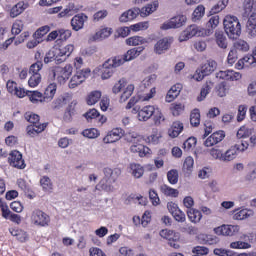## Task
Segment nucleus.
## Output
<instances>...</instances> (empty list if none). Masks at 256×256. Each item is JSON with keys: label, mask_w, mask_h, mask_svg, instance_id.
I'll return each mask as SVG.
<instances>
[{"label": "nucleus", "mask_w": 256, "mask_h": 256, "mask_svg": "<svg viewBox=\"0 0 256 256\" xmlns=\"http://www.w3.org/2000/svg\"><path fill=\"white\" fill-rule=\"evenodd\" d=\"M103 173L104 178L100 180L95 189L96 191H106L107 193H111L114 189L113 183H115L121 175V169L104 168Z\"/></svg>", "instance_id": "1"}, {"label": "nucleus", "mask_w": 256, "mask_h": 256, "mask_svg": "<svg viewBox=\"0 0 256 256\" xmlns=\"http://www.w3.org/2000/svg\"><path fill=\"white\" fill-rule=\"evenodd\" d=\"M224 31L229 39H239L241 37V22L237 16L227 15L223 21Z\"/></svg>", "instance_id": "2"}, {"label": "nucleus", "mask_w": 256, "mask_h": 256, "mask_svg": "<svg viewBox=\"0 0 256 256\" xmlns=\"http://www.w3.org/2000/svg\"><path fill=\"white\" fill-rule=\"evenodd\" d=\"M121 60L116 58L115 56L106 60L101 67V79L103 81L107 79H111L113 77V73H115V69L117 67H121Z\"/></svg>", "instance_id": "3"}, {"label": "nucleus", "mask_w": 256, "mask_h": 256, "mask_svg": "<svg viewBox=\"0 0 256 256\" xmlns=\"http://www.w3.org/2000/svg\"><path fill=\"white\" fill-rule=\"evenodd\" d=\"M211 35V30H205V28H199L197 25L193 24L188 26L180 35V41H188L193 37H209Z\"/></svg>", "instance_id": "4"}, {"label": "nucleus", "mask_w": 256, "mask_h": 256, "mask_svg": "<svg viewBox=\"0 0 256 256\" xmlns=\"http://www.w3.org/2000/svg\"><path fill=\"white\" fill-rule=\"evenodd\" d=\"M127 141L133 143V145L130 146L131 153H138L139 157H145L151 154V149L141 144V136L128 135Z\"/></svg>", "instance_id": "5"}, {"label": "nucleus", "mask_w": 256, "mask_h": 256, "mask_svg": "<svg viewBox=\"0 0 256 256\" xmlns=\"http://www.w3.org/2000/svg\"><path fill=\"white\" fill-rule=\"evenodd\" d=\"M55 55V62L59 64L65 63L69 57H71L75 46L73 44H67L66 46H58L53 48Z\"/></svg>", "instance_id": "6"}, {"label": "nucleus", "mask_w": 256, "mask_h": 256, "mask_svg": "<svg viewBox=\"0 0 256 256\" xmlns=\"http://www.w3.org/2000/svg\"><path fill=\"white\" fill-rule=\"evenodd\" d=\"M160 237L168 241V245L173 249H180L181 247V235L179 232L173 230L164 229L160 231Z\"/></svg>", "instance_id": "7"}, {"label": "nucleus", "mask_w": 256, "mask_h": 256, "mask_svg": "<svg viewBox=\"0 0 256 256\" xmlns=\"http://www.w3.org/2000/svg\"><path fill=\"white\" fill-rule=\"evenodd\" d=\"M30 221L33 225H36V227H48L49 223H51V218L42 210L35 209L31 213Z\"/></svg>", "instance_id": "8"}, {"label": "nucleus", "mask_w": 256, "mask_h": 256, "mask_svg": "<svg viewBox=\"0 0 256 256\" xmlns=\"http://www.w3.org/2000/svg\"><path fill=\"white\" fill-rule=\"evenodd\" d=\"M89 75H91V69L89 68L76 71L75 75H73L69 81V89H77L79 85L85 83V80L89 77Z\"/></svg>", "instance_id": "9"}, {"label": "nucleus", "mask_w": 256, "mask_h": 256, "mask_svg": "<svg viewBox=\"0 0 256 256\" xmlns=\"http://www.w3.org/2000/svg\"><path fill=\"white\" fill-rule=\"evenodd\" d=\"M132 113L138 114V121H149V119L152 118L155 113V106L148 105L144 106L142 109L135 106L132 109Z\"/></svg>", "instance_id": "10"}, {"label": "nucleus", "mask_w": 256, "mask_h": 256, "mask_svg": "<svg viewBox=\"0 0 256 256\" xmlns=\"http://www.w3.org/2000/svg\"><path fill=\"white\" fill-rule=\"evenodd\" d=\"M54 75L57 76L58 83L64 85V83L69 81L71 75H73V66L71 64H66L64 67H58Z\"/></svg>", "instance_id": "11"}, {"label": "nucleus", "mask_w": 256, "mask_h": 256, "mask_svg": "<svg viewBox=\"0 0 256 256\" xmlns=\"http://www.w3.org/2000/svg\"><path fill=\"white\" fill-rule=\"evenodd\" d=\"M8 163L11 167L15 169H25L27 165L25 164V160L23 159V154L18 150H13L10 152L8 157Z\"/></svg>", "instance_id": "12"}, {"label": "nucleus", "mask_w": 256, "mask_h": 256, "mask_svg": "<svg viewBox=\"0 0 256 256\" xmlns=\"http://www.w3.org/2000/svg\"><path fill=\"white\" fill-rule=\"evenodd\" d=\"M187 23V17L185 15H178L172 17L168 22H164L161 29L167 31L168 29H179Z\"/></svg>", "instance_id": "13"}, {"label": "nucleus", "mask_w": 256, "mask_h": 256, "mask_svg": "<svg viewBox=\"0 0 256 256\" xmlns=\"http://www.w3.org/2000/svg\"><path fill=\"white\" fill-rule=\"evenodd\" d=\"M167 208L169 213H171L172 217H174L175 221L178 223H185L187 221V216L185 215V212L179 209V205H177L175 202H169L167 204Z\"/></svg>", "instance_id": "14"}, {"label": "nucleus", "mask_w": 256, "mask_h": 256, "mask_svg": "<svg viewBox=\"0 0 256 256\" xmlns=\"http://www.w3.org/2000/svg\"><path fill=\"white\" fill-rule=\"evenodd\" d=\"M145 50V47L139 46L136 48H132L128 50L123 56H115L116 59H119L121 61V65L126 63V61H133V59H137L143 53Z\"/></svg>", "instance_id": "15"}, {"label": "nucleus", "mask_w": 256, "mask_h": 256, "mask_svg": "<svg viewBox=\"0 0 256 256\" xmlns=\"http://www.w3.org/2000/svg\"><path fill=\"white\" fill-rule=\"evenodd\" d=\"M85 119L88 121V123H98L99 126L103 125L104 123H107V117L101 116L99 111L97 109H90L84 114Z\"/></svg>", "instance_id": "16"}, {"label": "nucleus", "mask_w": 256, "mask_h": 256, "mask_svg": "<svg viewBox=\"0 0 256 256\" xmlns=\"http://www.w3.org/2000/svg\"><path fill=\"white\" fill-rule=\"evenodd\" d=\"M239 225H228L223 224L220 227H217L215 229L217 235H223L224 237H233L234 235H237L240 231Z\"/></svg>", "instance_id": "17"}, {"label": "nucleus", "mask_w": 256, "mask_h": 256, "mask_svg": "<svg viewBox=\"0 0 256 256\" xmlns=\"http://www.w3.org/2000/svg\"><path fill=\"white\" fill-rule=\"evenodd\" d=\"M125 135V130L123 128H113L110 130L106 136L103 138V143H117Z\"/></svg>", "instance_id": "18"}, {"label": "nucleus", "mask_w": 256, "mask_h": 256, "mask_svg": "<svg viewBox=\"0 0 256 256\" xmlns=\"http://www.w3.org/2000/svg\"><path fill=\"white\" fill-rule=\"evenodd\" d=\"M6 89L11 95H15L19 99L25 97V88L19 86L17 82L13 80H8L6 83Z\"/></svg>", "instance_id": "19"}, {"label": "nucleus", "mask_w": 256, "mask_h": 256, "mask_svg": "<svg viewBox=\"0 0 256 256\" xmlns=\"http://www.w3.org/2000/svg\"><path fill=\"white\" fill-rule=\"evenodd\" d=\"M89 17L85 13H79L73 16L71 19V27L73 31H81L83 27H85L86 21H88Z\"/></svg>", "instance_id": "20"}, {"label": "nucleus", "mask_w": 256, "mask_h": 256, "mask_svg": "<svg viewBox=\"0 0 256 256\" xmlns=\"http://www.w3.org/2000/svg\"><path fill=\"white\" fill-rule=\"evenodd\" d=\"M225 139V131L220 130L212 133L205 141L204 147H214L218 143H221Z\"/></svg>", "instance_id": "21"}, {"label": "nucleus", "mask_w": 256, "mask_h": 256, "mask_svg": "<svg viewBox=\"0 0 256 256\" xmlns=\"http://www.w3.org/2000/svg\"><path fill=\"white\" fill-rule=\"evenodd\" d=\"M240 143L234 145L236 147L238 153H243L244 151H247L249 147H255L256 145V136L252 135L249 138H240Z\"/></svg>", "instance_id": "22"}, {"label": "nucleus", "mask_w": 256, "mask_h": 256, "mask_svg": "<svg viewBox=\"0 0 256 256\" xmlns=\"http://www.w3.org/2000/svg\"><path fill=\"white\" fill-rule=\"evenodd\" d=\"M217 79H222L223 81H239L242 75L239 72H235V70H225L219 71L216 74Z\"/></svg>", "instance_id": "23"}, {"label": "nucleus", "mask_w": 256, "mask_h": 256, "mask_svg": "<svg viewBox=\"0 0 256 256\" xmlns=\"http://www.w3.org/2000/svg\"><path fill=\"white\" fill-rule=\"evenodd\" d=\"M139 15H141L140 8H131L121 14L119 21L120 23H128V21H133L134 19H137Z\"/></svg>", "instance_id": "24"}, {"label": "nucleus", "mask_w": 256, "mask_h": 256, "mask_svg": "<svg viewBox=\"0 0 256 256\" xmlns=\"http://www.w3.org/2000/svg\"><path fill=\"white\" fill-rule=\"evenodd\" d=\"M47 125L49 123L30 124L26 127V133L29 137H37V135H40V133H43L47 129Z\"/></svg>", "instance_id": "25"}, {"label": "nucleus", "mask_w": 256, "mask_h": 256, "mask_svg": "<svg viewBox=\"0 0 256 256\" xmlns=\"http://www.w3.org/2000/svg\"><path fill=\"white\" fill-rule=\"evenodd\" d=\"M171 43H173V40L167 37L158 40L154 46L155 53L162 55V53H165L171 47Z\"/></svg>", "instance_id": "26"}, {"label": "nucleus", "mask_w": 256, "mask_h": 256, "mask_svg": "<svg viewBox=\"0 0 256 256\" xmlns=\"http://www.w3.org/2000/svg\"><path fill=\"white\" fill-rule=\"evenodd\" d=\"M9 233L12 235V237H16L17 241H19L20 243H25L26 241H29V234L23 229H20L18 227H12L9 228Z\"/></svg>", "instance_id": "27"}, {"label": "nucleus", "mask_w": 256, "mask_h": 256, "mask_svg": "<svg viewBox=\"0 0 256 256\" xmlns=\"http://www.w3.org/2000/svg\"><path fill=\"white\" fill-rule=\"evenodd\" d=\"M57 93V84L55 82L50 83L42 93L44 103H50L53 101L55 94Z\"/></svg>", "instance_id": "28"}, {"label": "nucleus", "mask_w": 256, "mask_h": 256, "mask_svg": "<svg viewBox=\"0 0 256 256\" xmlns=\"http://www.w3.org/2000/svg\"><path fill=\"white\" fill-rule=\"evenodd\" d=\"M24 97H28L29 101L33 103V105H39V103H45V100H43V93L34 90H24Z\"/></svg>", "instance_id": "29"}, {"label": "nucleus", "mask_w": 256, "mask_h": 256, "mask_svg": "<svg viewBox=\"0 0 256 256\" xmlns=\"http://www.w3.org/2000/svg\"><path fill=\"white\" fill-rule=\"evenodd\" d=\"M183 129H184L183 122L179 120L174 121L168 130L169 137H171L172 139H175V137H179V135L183 133Z\"/></svg>", "instance_id": "30"}, {"label": "nucleus", "mask_w": 256, "mask_h": 256, "mask_svg": "<svg viewBox=\"0 0 256 256\" xmlns=\"http://www.w3.org/2000/svg\"><path fill=\"white\" fill-rule=\"evenodd\" d=\"M246 31L251 37H256V12H252L248 16Z\"/></svg>", "instance_id": "31"}, {"label": "nucleus", "mask_w": 256, "mask_h": 256, "mask_svg": "<svg viewBox=\"0 0 256 256\" xmlns=\"http://www.w3.org/2000/svg\"><path fill=\"white\" fill-rule=\"evenodd\" d=\"M157 9H159V1L155 0L140 9V17H149V15L155 13Z\"/></svg>", "instance_id": "32"}, {"label": "nucleus", "mask_w": 256, "mask_h": 256, "mask_svg": "<svg viewBox=\"0 0 256 256\" xmlns=\"http://www.w3.org/2000/svg\"><path fill=\"white\" fill-rule=\"evenodd\" d=\"M29 8V3L25 1H20L16 5H14L10 10V17L15 19V17H19L25 9Z\"/></svg>", "instance_id": "33"}, {"label": "nucleus", "mask_w": 256, "mask_h": 256, "mask_svg": "<svg viewBox=\"0 0 256 256\" xmlns=\"http://www.w3.org/2000/svg\"><path fill=\"white\" fill-rule=\"evenodd\" d=\"M181 89H183V86L181 84L178 83L173 85L166 95L167 103H173V101H175V99L179 97Z\"/></svg>", "instance_id": "34"}, {"label": "nucleus", "mask_w": 256, "mask_h": 256, "mask_svg": "<svg viewBox=\"0 0 256 256\" xmlns=\"http://www.w3.org/2000/svg\"><path fill=\"white\" fill-rule=\"evenodd\" d=\"M71 101V94L65 93L58 96L51 104L52 109H61L63 105H67V102Z\"/></svg>", "instance_id": "35"}, {"label": "nucleus", "mask_w": 256, "mask_h": 256, "mask_svg": "<svg viewBox=\"0 0 256 256\" xmlns=\"http://www.w3.org/2000/svg\"><path fill=\"white\" fill-rule=\"evenodd\" d=\"M75 105H77V103L71 102V104L66 108L63 115V121H65V123H71V121H73V117L77 115Z\"/></svg>", "instance_id": "36"}, {"label": "nucleus", "mask_w": 256, "mask_h": 256, "mask_svg": "<svg viewBox=\"0 0 256 256\" xmlns=\"http://www.w3.org/2000/svg\"><path fill=\"white\" fill-rule=\"evenodd\" d=\"M187 217L191 223L197 224L203 219V213L200 210L192 208L186 211Z\"/></svg>", "instance_id": "37"}, {"label": "nucleus", "mask_w": 256, "mask_h": 256, "mask_svg": "<svg viewBox=\"0 0 256 256\" xmlns=\"http://www.w3.org/2000/svg\"><path fill=\"white\" fill-rule=\"evenodd\" d=\"M198 240L203 245H217L219 243V238L211 234H200Z\"/></svg>", "instance_id": "38"}, {"label": "nucleus", "mask_w": 256, "mask_h": 256, "mask_svg": "<svg viewBox=\"0 0 256 256\" xmlns=\"http://www.w3.org/2000/svg\"><path fill=\"white\" fill-rule=\"evenodd\" d=\"M130 173L135 179H141V177L145 175V168L141 164L131 163Z\"/></svg>", "instance_id": "39"}, {"label": "nucleus", "mask_w": 256, "mask_h": 256, "mask_svg": "<svg viewBox=\"0 0 256 256\" xmlns=\"http://www.w3.org/2000/svg\"><path fill=\"white\" fill-rule=\"evenodd\" d=\"M200 69L202 70V73H204V75L207 77L217 69V62H215L214 60H208L207 62L202 64Z\"/></svg>", "instance_id": "40"}, {"label": "nucleus", "mask_w": 256, "mask_h": 256, "mask_svg": "<svg viewBox=\"0 0 256 256\" xmlns=\"http://www.w3.org/2000/svg\"><path fill=\"white\" fill-rule=\"evenodd\" d=\"M170 111L173 117H179V115H183L185 112V104L181 102H174L170 105Z\"/></svg>", "instance_id": "41"}, {"label": "nucleus", "mask_w": 256, "mask_h": 256, "mask_svg": "<svg viewBox=\"0 0 256 256\" xmlns=\"http://www.w3.org/2000/svg\"><path fill=\"white\" fill-rule=\"evenodd\" d=\"M190 125L192 127H199L201 125V111L195 108L190 113Z\"/></svg>", "instance_id": "42"}, {"label": "nucleus", "mask_w": 256, "mask_h": 256, "mask_svg": "<svg viewBox=\"0 0 256 256\" xmlns=\"http://www.w3.org/2000/svg\"><path fill=\"white\" fill-rule=\"evenodd\" d=\"M215 39L216 44L220 49H227V36H225V33L223 31H216L215 32Z\"/></svg>", "instance_id": "43"}, {"label": "nucleus", "mask_w": 256, "mask_h": 256, "mask_svg": "<svg viewBox=\"0 0 256 256\" xmlns=\"http://www.w3.org/2000/svg\"><path fill=\"white\" fill-rule=\"evenodd\" d=\"M236 137L238 139H249L253 137V129L247 126H241L237 131Z\"/></svg>", "instance_id": "44"}, {"label": "nucleus", "mask_w": 256, "mask_h": 256, "mask_svg": "<svg viewBox=\"0 0 256 256\" xmlns=\"http://www.w3.org/2000/svg\"><path fill=\"white\" fill-rule=\"evenodd\" d=\"M211 89H213V82L206 81V83L201 88L200 96H198L197 101H204L207 95L211 93Z\"/></svg>", "instance_id": "45"}, {"label": "nucleus", "mask_w": 256, "mask_h": 256, "mask_svg": "<svg viewBox=\"0 0 256 256\" xmlns=\"http://www.w3.org/2000/svg\"><path fill=\"white\" fill-rule=\"evenodd\" d=\"M160 191L165 197H179V190L171 188V186H168L167 184L162 185Z\"/></svg>", "instance_id": "46"}, {"label": "nucleus", "mask_w": 256, "mask_h": 256, "mask_svg": "<svg viewBox=\"0 0 256 256\" xmlns=\"http://www.w3.org/2000/svg\"><path fill=\"white\" fill-rule=\"evenodd\" d=\"M219 26V15L211 16L209 21L206 24L205 31H211L210 35H213V32Z\"/></svg>", "instance_id": "47"}, {"label": "nucleus", "mask_w": 256, "mask_h": 256, "mask_svg": "<svg viewBox=\"0 0 256 256\" xmlns=\"http://www.w3.org/2000/svg\"><path fill=\"white\" fill-rule=\"evenodd\" d=\"M147 39L141 36H132L126 39V45L137 47L138 45H145Z\"/></svg>", "instance_id": "48"}, {"label": "nucleus", "mask_w": 256, "mask_h": 256, "mask_svg": "<svg viewBox=\"0 0 256 256\" xmlns=\"http://www.w3.org/2000/svg\"><path fill=\"white\" fill-rule=\"evenodd\" d=\"M101 91L94 90L89 93V95L86 98L87 105H95L97 102L101 100Z\"/></svg>", "instance_id": "49"}, {"label": "nucleus", "mask_w": 256, "mask_h": 256, "mask_svg": "<svg viewBox=\"0 0 256 256\" xmlns=\"http://www.w3.org/2000/svg\"><path fill=\"white\" fill-rule=\"evenodd\" d=\"M40 185L45 193H51L53 191V182L49 176H43L40 179Z\"/></svg>", "instance_id": "50"}, {"label": "nucleus", "mask_w": 256, "mask_h": 256, "mask_svg": "<svg viewBox=\"0 0 256 256\" xmlns=\"http://www.w3.org/2000/svg\"><path fill=\"white\" fill-rule=\"evenodd\" d=\"M253 215V210L242 209L234 213L233 219L236 221H243V219H248Z\"/></svg>", "instance_id": "51"}, {"label": "nucleus", "mask_w": 256, "mask_h": 256, "mask_svg": "<svg viewBox=\"0 0 256 256\" xmlns=\"http://www.w3.org/2000/svg\"><path fill=\"white\" fill-rule=\"evenodd\" d=\"M25 120L30 123V125H40L39 121H41V117L38 114H35L34 112H26L24 114Z\"/></svg>", "instance_id": "52"}, {"label": "nucleus", "mask_w": 256, "mask_h": 256, "mask_svg": "<svg viewBox=\"0 0 256 256\" xmlns=\"http://www.w3.org/2000/svg\"><path fill=\"white\" fill-rule=\"evenodd\" d=\"M205 16V6L202 4L198 5L192 13V21H201Z\"/></svg>", "instance_id": "53"}, {"label": "nucleus", "mask_w": 256, "mask_h": 256, "mask_svg": "<svg viewBox=\"0 0 256 256\" xmlns=\"http://www.w3.org/2000/svg\"><path fill=\"white\" fill-rule=\"evenodd\" d=\"M237 155H239V151L237 150V147L231 146L224 153L223 161H233V159H237Z\"/></svg>", "instance_id": "54"}, {"label": "nucleus", "mask_w": 256, "mask_h": 256, "mask_svg": "<svg viewBox=\"0 0 256 256\" xmlns=\"http://www.w3.org/2000/svg\"><path fill=\"white\" fill-rule=\"evenodd\" d=\"M75 13H77V11L75 10V4H69L68 6H66V8L63 9V11H61L58 14V17H61V18L73 17Z\"/></svg>", "instance_id": "55"}, {"label": "nucleus", "mask_w": 256, "mask_h": 256, "mask_svg": "<svg viewBox=\"0 0 256 256\" xmlns=\"http://www.w3.org/2000/svg\"><path fill=\"white\" fill-rule=\"evenodd\" d=\"M253 7H255V0H243L242 9L245 17H249V14L253 13Z\"/></svg>", "instance_id": "56"}, {"label": "nucleus", "mask_w": 256, "mask_h": 256, "mask_svg": "<svg viewBox=\"0 0 256 256\" xmlns=\"http://www.w3.org/2000/svg\"><path fill=\"white\" fill-rule=\"evenodd\" d=\"M133 91H135V85L129 84L120 96V103H125L133 95Z\"/></svg>", "instance_id": "57"}, {"label": "nucleus", "mask_w": 256, "mask_h": 256, "mask_svg": "<svg viewBox=\"0 0 256 256\" xmlns=\"http://www.w3.org/2000/svg\"><path fill=\"white\" fill-rule=\"evenodd\" d=\"M167 179L170 185H177L179 183V171L177 169H171L167 172Z\"/></svg>", "instance_id": "58"}, {"label": "nucleus", "mask_w": 256, "mask_h": 256, "mask_svg": "<svg viewBox=\"0 0 256 256\" xmlns=\"http://www.w3.org/2000/svg\"><path fill=\"white\" fill-rule=\"evenodd\" d=\"M233 49H235V51H242L243 53H247V51H249V43H247V41L245 40H237L234 45H233Z\"/></svg>", "instance_id": "59"}, {"label": "nucleus", "mask_w": 256, "mask_h": 256, "mask_svg": "<svg viewBox=\"0 0 256 256\" xmlns=\"http://www.w3.org/2000/svg\"><path fill=\"white\" fill-rule=\"evenodd\" d=\"M49 31H51V26L49 25L41 26L35 31L33 37L34 39H43V37H45V35H47Z\"/></svg>", "instance_id": "60"}, {"label": "nucleus", "mask_w": 256, "mask_h": 256, "mask_svg": "<svg viewBox=\"0 0 256 256\" xmlns=\"http://www.w3.org/2000/svg\"><path fill=\"white\" fill-rule=\"evenodd\" d=\"M0 210L2 213V217L4 219H10L11 215L13 214L11 212V210H9V206L7 205V203H5V201H3V199L0 198Z\"/></svg>", "instance_id": "61"}, {"label": "nucleus", "mask_w": 256, "mask_h": 256, "mask_svg": "<svg viewBox=\"0 0 256 256\" xmlns=\"http://www.w3.org/2000/svg\"><path fill=\"white\" fill-rule=\"evenodd\" d=\"M83 137H87V139H97L99 137L100 132L96 128L85 129L82 132Z\"/></svg>", "instance_id": "62"}, {"label": "nucleus", "mask_w": 256, "mask_h": 256, "mask_svg": "<svg viewBox=\"0 0 256 256\" xmlns=\"http://www.w3.org/2000/svg\"><path fill=\"white\" fill-rule=\"evenodd\" d=\"M111 33H113V29L106 27V28H102L100 29L95 37L96 39H107V37H111Z\"/></svg>", "instance_id": "63"}, {"label": "nucleus", "mask_w": 256, "mask_h": 256, "mask_svg": "<svg viewBox=\"0 0 256 256\" xmlns=\"http://www.w3.org/2000/svg\"><path fill=\"white\" fill-rule=\"evenodd\" d=\"M230 249H251V245L248 242L235 241L230 244Z\"/></svg>", "instance_id": "64"}]
</instances>
